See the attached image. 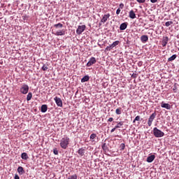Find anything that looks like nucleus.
Here are the masks:
<instances>
[{
  "mask_svg": "<svg viewBox=\"0 0 179 179\" xmlns=\"http://www.w3.org/2000/svg\"><path fill=\"white\" fill-rule=\"evenodd\" d=\"M69 145V138L68 136L62 138L60 141V146L62 149H66Z\"/></svg>",
  "mask_w": 179,
  "mask_h": 179,
  "instance_id": "nucleus-1",
  "label": "nucleus"
},
{
  "mask_svg": "<svg viewBox=\"0 0 179 179\" xmlns=\"http://www.w3.org/2000/svg\"><path fill=\"white\" fill-rule=\"evenodd\" d=\"M153 135L155 138H163L164 136V132L157 129V127H155L153 129Z\"/></svg>",
  "mask_w": 179,
  "mask_h": 179,
  "instance_id": "nucleus-2",
  "label": "nucleus"
},
{
  "mask_svg": "<svg viewBox=\"0 0 179 179\" xmlns=\"http://www.w3.org/2000/svg\"><path fill=\"white\" fill-rule=\"evenodd\" d=\"M20 92L22 94H27V93H29V85H27V84H22Z\"/></svg>",
  "mask_w": 179,
  "mask_h": 179,
  "instance_id": "nucleus-3",
  "label": "nucleus"
},
{
  "mask_svg": "<svg viewBox=\"0 0 179 179\" xmlns=\"http://www.w3.org/2000/svg\"><path fill=\"white\" fill-rule=\"evenodd\" d=\"M156 112H154L148 118V127H152V124L153 122V121L155 120V118H156Z\"/></svg>",
  "mask_w": 179,
  "mask_h": 179,
  "instance_id": "nucleus-4",
  "label": "nucleus"
},
{
  "mask_svg": "<svg viewBox=\"0 0 179 179\" xmlns=\"http://www.w3.org/2000/svg\"><path fill=\"white\" fill-rule=\"evenodd\" d=\"M85 29H86L85 25L78 26V27L76 30V33H77V34L80 35V34H82V33H83L85 31Z\"/></svg>",
  "mask_w": 179,
  "mask_h": 179,
  "instance_id": "nucleus-5",
  "label": "nucleus"
},
{
  "mask_svg": "<svg viewBox=\"0 0 179 179\" xmlns=\"http://www.w3.org/2000/svg\"><path fill=\"white\" fill-rule=\"evenodd\" d=\"M54 100L58 107H62V99H61V98L56 96L54 98Z\"/></svg>",
  "mask_w": 179,
  "mask_h": 179,
  "instance_id": "nucleus-6",
  "label": "nucleus"
},
{
  "mask_svg": "<svg viewBox=\"0 0 179 179\" xmlns=\"http://www.w3.org/2000/svg\"><path fill=\"white\" fill-rule=\"evenodd\" d=\"M96 57H91L90 59V61L87 63V66H92V65H94V64H96Z\"/></svg>",
  "mask_w": 179,
  "mask_h": 179,
  "instance_id": "nucleus-7",
  "label": "nucleus"
},
{
  "mask_svg": "<svg viewBox=\"0 0 179 179\" xmlns=\"http://www.w3.org/2000/svg\"><path fill=\"white\" fill-rule=\"evenodd\" d=\"M161 107L162 108H166V110H171V105L169 104V103H164V101H162L161 103Z\"/></svg>",
  "mask_w": 179,
  "mask_h": 179,
  "instance_id": "nucleus-8",
  "label": "nucleus"
},
{
  "mask_svg": "<svg viewBox=\"0 0 179 179\" xmlns=\"http://www.w3.org/2000/svg\"><path fill=\"white\" fill-rule=\"evenodd\" d=\"M169 43V37L168 36H164L162 41V47H166L167 45V43Z\"/></svg>",
  "mask_w": 179,
  "mask_h": 179,
  "instance_id": "nucleus-9",
  "label": "nucleus"
},
{
  "mask_svg": "<svg viewBox=\"0 0 179 179\" xmlns=\"http://www.w3.org/2000/svg\"><path fill=\"white\" fill-rule=\"evenodd\" d=\"M109 17H110V13L105 14L103 15V18L101 19V22L102 23H106V22H107V20H108Z\"/></svg>",
  "mask_w": 179,
  "mask_h": 179,
  "instance_id": "nucleus-10",
  "label": "nucleus"
},
{
  "mask_svg": "<svg viewBox=\"0 0 179 179\" xmlns=\"http://www.w3.org/2000/svg\"><path fill=\"white\" fill-rule=\"evenodd\" d=\"M155 158H156V156H155V155H152L148 157L147 158L148 163H152V162H153V160H155Z\"/></svg>",
  "mask_w": 179,
  "mask_h": 179,
  "instance_id": "nucleus-11",
  "label": "nucleus"
},
{
  "mask_svg": "<svg viewBox=\"0 0 179 179\" xmlns=\"http://www.w3.org/2000/svg\"><path fill=\"white\" fill-rule=\"evenodd\" d=\"M129 16L131 19H135V17H136V15L135 14L134 10L129 11Z\"/></svg>",
  "mask_w": 179,
  "mask_h": 179,
  "instance_id": "nucleus-12",
  "label": "nucleus"
},
{
  "mask_svg": "<svg viewBox=\"0 0 179 179\" xmlns=\"http://www.w3.org/2000/svg\"><path fill=\"white\" fill-rule=\"evenodd\" d=\"M148 40H149V37L148 36V35L141 36V41H142V43H146Z\"/></svg>",
  "mask_w": 179,
  "mask_h": 179,
  "instance_id": "nucleus-13",
  "label": "nucleus"
},
{
  "mask_svg": "<svg viewBox=\"0 0 179 179\" xmlns=\"http://www.w3.org/2000/svg\"><path fill=\"white\" fill-rule=\"evenodd\" d=\"M47 110H48V106L46 104L41 106V113H47Z\"/></svg>",
  "mask_w": 179,
  "mask_h": 179,
  "instance_id": "nucleus-14",
  "label": "nucleus"
},
{
  "mask_svg": "<svg viewBox=\"0 0 179 179\" xmlns=\"http://www.w3.org/2000/svg\"><path fill=\"white\" fill-rule=\"evenodd\" d=\"M90 79V78L89 77V76H85L82 79H81V82L82 83H85V82H88V80Z\"/></svg>",
  "mask_w": 179,
  "mask_h": 179,
  "instance_id": "nucleus-15",
  "label": "nucleus"
},
{
  "mask_svg": "<svg viewBox=\"0 0 179 179\" xmlns=\"http://www.w3.org/2000/svg\"><path fill=\"white\" fill-rule=\"evenodd\" d=\"M21 158H22L23 160H27V159H29V156L27 155V153L23 152V153L21 155Z\"/></svg>",
  "mask_w": 179,
  "mask_h": 179,
  "instance_id": "nucleus-16",
  "label": "nucleus"
},
{
  "mask_svg": "<svg viewBox=\"0 0 179 179\" xmlns=\"http://www.w3.org/2000/svg\"><path fill=\"white\" fill-rule=\"evenodd\" d=\"M17 173H19L20 175L24 174V169L22 166H19L17 168Z\"/></svg>",
  "mask_w": 179,
  "mask_h": 179,
  "instance_id": "nucleus-17",
  "label": "nucleus"
},
{
  "mask_svg": "<svg viewBox=\"0 0 179 179\" xmlns=\"http://www.w3.org/2000/svg\"><path fill=\"white\" fill-rule=\"evenodd\" d=\"M55 35H56V36H65V30L57 31V32L55 33Z\"/></svg>",
  "mask_w": 179,
  "mask_h": 179,
  "instance_id": "nucleus-18",
  "label": "nucleus"
},
{
  "mask_svg": "<svg viewBox=\"0 0 179 179\" xmlns=\"http://www.w3.org/2000/svg\"><path fill=\"white\" fill-rule=\"evenodd\" d=\"M96 138H97V134H92L90 137L92 142H94V139H96Z\"/></svg>",
  "mask_w": 179,
  "mask_h": 179,
  "instance_id": "nucleus-19",
  "label": "nucleus"
},
{
  "mask_svg": "<svg viewBox=\"0 0 179 179\" xmlns=\"http://www.w3.org/2000/svg\"><path fill=\"white\" fill-rule=\"evenodd\" d=\"M127 23H122L120 24V30H125V29H127Z\"/></svg>",
  "mask_w": 179,
  "mask_h": 179,
  "instance_id": "nucleus-20",
  "label": "nucleus"
},
{
  "mask_svg": "<svg viewBox=\"0 0 179 179\" xmlns=\"http://www.w3.org/2000/svg\"><path fill=\"white\" fill-rule=\"evenodd\" d=\"M32 97H33V94L31 92H29L27 96V101H30Z\"/></svg>",
  "mask_w": 179,
  "mask_h": 179,
  "instance_id": "nucleus-21",
  "label": "nucleus"
},
{
  "mask_svg": "<svg viewBox=\"0 0 179 179\" xmlns=\"http://www.w3.org/2000/svg\"><path fill=\"white\" fill-rule=\"evenodd\" d=\"M118 44H120V41H116L110 45V47H111V48H114V47H117V45H118Z\"/></svg>",
  "mask_w": 179,
  "mask_h": 179,
  "instance_id": "nucleus-22",
  "label": "nucleus"
},
{
  "mask_svg": "<svg viewBox=\"0 0 179 179\" xmlns=\"http://www.w3.org/2000/svg\"><path fill=\"white\" fill-rule=\"evenodd\" d=\"M78 155H80V156H83L85 155V150L83 148H80L78 150Z\"/></svg>",
  "mask_w": 179,
  "mask_h": 179,
  "instance_id": "nucleus-23",
  "label": "nucleus"
},
{
  "mask_svg": "<svg viewBox=\"0 0 179 179\" xmlns=\"http://www.w3.org/2000/svg\"><path fill=\"white\" fill-rule=\"evenodd\" d=\"M124 125V122H117V124L115 127L116 129H118V128H121Z\"/></svg>",
  "mask_w": 179,
  "mask_h": 179,
  "instance_id": "nucleus-24",
  "label": "nucleus"
},
{
  "mask_svg": "<svg viewBox=\"0 0 179 179\" xmlns=\"http://www.w3.org/2000/svg\"><path fill=\"white\" fill-rule=\"evenodd\" d=\"M176 58H177V55H173L168 59V61H169V62H170L171 61H174V59H176Z\"/></svg>",
  "mask_w": 179,
  "mask_h": 179,
  "instance_id": "nucleus-25",
  "label": "nucleus"
},
{
  "mask_svg": "<svg viewBox=\"0 0 179 179\" xmlns=\"http://www.w3.org/2000/svg\"><path fill=\"white\" fill-rule=\"evenodd\" d=\"M136 121H141V116L137 115L135 119L133 120V123L135 124V122H136Z\"/></svg>",
  "mask_w": 179,
  "mask_h": 179,
  "instance_id": "nucleus-26",
  "label": "nucleus"
},
{
  "mask_svg": "<svg viewBox=\"0 0 179 179\" xmlns=\"http://www.w3.org/2000/svg\"><path fill=\"white\" fill-rule=\"evenodd\" d=\"M55 27H56V29H61L63 27V25H62V24L59 23V24H55Z\"/></svg>",
  "mask_w": 179,
  "mask_h": 179,
  "instance_id": "nucleus-27",
  "label": "nucleus"
},
{
  "mask_svg": "<svg viewBox=\"0 0 179 179\" xmlns=\"http://www.w3.org/2000/svg\"><path fill=\"white\" fill-rule=\"evenodd\" d=\"M115 113H116V114H117V115H121V113H122V110H121V108H117L116 110H115Z\"/></svg>",
  "mask_w": 179,
  "mask_h": 179,
  "instance_id": "nucleus-28",
  "label": "nucleus"
},
{
  "mask_svg": "<svg viewBox=\"0 0 179 179\" xmlns=\"http://www.w3.org/2000/svg\"><path fill=\"white\" fill-rule=\"evenodd\" d=\"M68 179H78V175L76 174H74V175H72V176H70Z\"/></svg>",
  "mask_w": 179,
  "mask_h": 179,
  "instance_id": "nucleus-29",
  "label": "nucleus"
},
{
  "mask_svg": "<svg viewBox=\"0 0 179 179\" xmlns=\"http://www.w3.org/2000/svg\"><path fill=\"white\" fill-rule=\"evenodd\" d=\"M102 149H103V150H107V149H108V148L107 147V144L106 143H103Z\"/></svg>",
  "mask_w": 179,
  "mask_h": 179,
  "instance_id": "nucleus-30",
  "label": "nucleus"
},
{
  "mask_svg": "<svg viewBox=\"0 0 179 179\" xmlns=\"http://www.w3.org/2000/svg\"><path fill=\"white\" fill-rule=\"evenodd\" d=\"M42 71H48V66L45 64H44L42 68H41Z\"/></svg>",
  "mask_w": 179,
  "mask_h": 179,
  "instance_id": "nucleus-31",
  "label": "nucleus"
},
{
  "mask_svg": "<svg viewBox=\"0 0 179 179\" xmlns=\"http://www.w3.org/2000/svg\"><path fill=\"white\" fill-rule=\"evenodd\" d=\"M120 150H124L125 149V144L124 143H121L120 145Z\"/></svg>",
  "mask_w": 179,
  "mask_h": 179,
  "instance_id": "nucleus-32",
  "label": "nucleus"
},
{
  "mask_svg": "<svg viewBox=\"0 0 179 179\" xmlns=\"http://www.w3.org/2000/svg\"><path fill=\"white\" fill-rule=\"evenodd\" d=\"M111 45H109V46H107L106 48V51H110L111 50Z\"/></svg>",
  "mask_w": 179,
  "mask_h": 179,
  "instance_id": "nucleus-33",
  "label": "nucleus"
},
{
  "mask_svg": "<svg viewBox=\"0 0 179 179\" xmlns=\"http://www.w3.org/2000/svg\"><path fill=\"white\" fill-rule=\"evenodd\" d=\"M124 3H121L120 4V6H119V8H120V9H124Z\"/></svg>",
  "mask_w": 179,
  "mask_h": 179,
  "instance_id": "nucleus-34",
  "label": "nucleus"
},
{
  "mask_svg": "<svg viewBox=\"0 0 179 179\" xmlns=\"http://www.w3.org/2000/svg\"><path fill=\"white\" fill-rule=\"evenodd\" d=\"M121 13V8H117L116 10V15H120Z\"/></svg>",
  "mask_w": 179,
  "mask_h": 179,
  "instance_id": "nucleus-35",
  "label": "nucleus"
},
{
  "mask_svg": "<svg viewBox=\"0 0 179 179\" xmlns=\"http://www.w3.org/2000/svg\"><path fill=\"white\" fill-rule=\"evenodd\" d=\"M138 3H145V0H136Z\"/></svg>",
  "mask_w": 179,
  "mask_h": 179,
  "instance_id": "nucleus-36",
  "label": "nucleus"
},
{
  "mask_svg": "<svg viewBox=\"0 0 179 179\" xmlns=\"http://www.w3.org/2000/svg\"><path fill=\"white\" fill-rule=\"evenodd\" d=\"M53 153H54V155H58V150H57V148L54 149Z\"/></svg>",
  "mask_w": 179,
  "mask_h": 179,
  "instance_id": "nucleus-37",
  "label": "nucleus"
},
{
  "mask_svg": "<svg viewBox=\"0 0 179 179\" xmlns=\"http://www.w3.org/2000/svg\"><path fill=\"white\" fill-rule=\"evenodd\" d=\"M143 62L142 61H140L138 62V66H142Z\"/></svg>",
  "mask_w": 179,
  "mask_h": 179,
  "instance_id": "nucleus-38",
  "label": "nucleus"
},
{
  "mask_svg": "<svg viewBox=\"0 0 179 179\" xmlns=\"http://www.w3.org/2000/svg\"><path fill=\"white\" fill-rule=\"evenodd\" d=\"M22 19H23L24 20H27V19H29V17L27 16V15H24V16H22Z\"/></svg>",
  "mask_w": 179,
  "mask_h": 179,
  "instance_id": "nucleus-39",
  "label": "nucleus"
},
{
  "mask_svg": "<svg viewBox=\"0 0 179 179\" xmlns=\"http://www.w3.org/2000/svg\"><path fill=\"white\" fill-rule=\"evenodd\" d=\"M108 121L109 122H113V121H114V118L110 117Z\"/></svg>",
  "mask_w": 179,
  "mask_h": 179,
  "instance_id": "nucleus-40",
  "label": "nucleus"
},
{
  "mask_svg": "<svg viewBox=\"0 0 179 179\" xmlns=\"http://www.w3.org/2000/svg\"><path fill=\"white\" fill-rule=\"evenodd\" d=\"M150 2H152V3H156V2H157V0H150Z\"/></svg>",
  "mask_w": 179,
  "mask_h": 179,
  "instance_id": "nucleus-41",
  "label": "nucleus"
},
{
  "mask_svg": "<svg viewBox=\"0 0 179 179\" xmlns=\"http://www.w3.org/2000/svg\"><path fill=\"white\" fill-rule=\"evenodd\" d=\"M115 129H117L115 127H114L113 129H112L110 130V132L113 134V132H114L115 131Z\"/></svg>",
  "mask_w": 179,
  "mask_h": 179,
  "instance_id": "nucleus-42",
  "label": "nucleus"
},
{
  "mask_svg": "<svg viewBox=\"0 0 179 179\" xmlns=\"http://www.w3.org/2000/svg\"><path fill=\"white\" fill-rule=\"evenodd\" d=\"M15 179H20V178L19 177V176L15 175Z\"/></svg>",
  "mask_w": 179,
  "mask_h": 179,
  "instance_id": "nucleus-43",
  "label": "nucleus"
},
{
  "mask_svg": "<svg viewBox=\"0 0 179 179\" xmlns=\"http://www.w3.org/2000/svg\"><path fill=\"white\" fill-rule=\"evenodd\" d=\"M165 25L166 26V27H169V26H170V23H166Z\"/></svg>",
  "mask_w": 179,
  "mask_h": 179,
  "instance_id": "nucleus-44",
  "label": "nucleus"
},
{
  "mask_svg": "<svg viewBox=\"0 0 179 179\" xmlns=\"http://www.w3.org/2000/svg\"><path fill=\"white\" fill-rule=\"evenodd\" d=\"M166 23H170V22H166Z\"/></svg>",
  "mask_w": 179,
  "mask_h": 179,
  "instance_id": "nucleus-45",
  "label": "nucleus"
},
{
  "mask_svg": "<svg viewBox=\"0 0 179 179\" xmlns=\"http://www.w3.org/2000/svg\"><path fill=\"white\" fill-rule=\"evenodd\" d=\"M145 29H148V27H145Z\"/></svg>",
  "mask_w": 179,
  "mask_h": 179,
  "instance_id": "nucleus-46",
  "label": "nucleus"
}]
</instances>
